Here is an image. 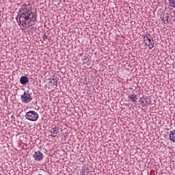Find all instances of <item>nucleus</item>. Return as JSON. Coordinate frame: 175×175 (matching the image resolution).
Wrapping results in <instances>:
<instances>
[{"label": "nucleus", "mask_w": 175, "mask_h": 175, "mask_svg": "<svg viewBox=\"0 0 175 175\" xmlns=\"http://www.w3.org/2000/svg\"><path fill=\"white\" fill-rule=\"evenodd\" d=\"M16 20L18 25L26 29H33L36 21V12L32 10L29 4H23L19 10Z\"/></svg>", "instance_id": "obj_1"}, {"label": "nucleus", "mask_w": 175, "mask_h": 175, "mask_svg": "<svg viewBox=\"0 0 175 175\" xmlns=\"http://www.w3.org/2000/svg\"><path fill=\"white\" fill-rule=\"evenodd\" d=\"M25 117L26 120H28L29 121H38L39 113L35 111H29L26 112Z\"/></svg>", "instance_id": "obj_2"}, {"label": "nucleus", "mask_w": 175, "mask_h": 175, "mask_svg": "<svg viewBox=\"0 0 175 175\" xmlns=\"http://www.w3.org/2000/svg\"><path fill=\"white\" fill-rule=\"evenodd\" d=\"M21 100L22 103H29L32 100V97L31 94L24 92L23 94L21 95Z\"/></svg>", "instance_id": "obj_3"}, {"label": "nucleus", "mask_w": 175, "mask_h": 175, "mask_svg": "<svg viewBox=\"0 0 175 175\" xmlns=\"http://www.w3.org/2000/svg\"><path fill=\"white\" fill-rule=\"evenodd\" d=\"M33 158L36 162H40L44 158V155L40 151H35L33 153Z\"/></svg>", "instance_id": "obj_4"}, {"label": "nucleus", "mask_w": 175, "mask_h": 175, "mask_svg": "<svg viewBox=\"0 0 175 175\" xmlns=\"http://www.w3.org/2000/svg\"><path fill=\"white\" fill-rule=\"evenodd\" d=\"M144 41L150 49H152L155 44L153 38L144 37Z\"/></svg>", "instance_id": "obj_5"}, {"label": "nucleus", "mask_w": 175, "mask_h": 175, "mask_svg": "<svg viewBox=\"0 0 175 175\" xmlns=\"http://www.w3.org/2000/svg\"><path fill=\"white\" fill-rule=\"evenodd\" d=\"M59 132V127L52 125L51 131H50L51 136H53V137H57V135H58Z\"/></svg>", "instance_id": "obj_6"}, {"label": "nucleus", "mask_w": 175, "mask_h": 175, "mask_svg": "<svg viewBox=\"0 0 175 175\" xmlns=\"http://www.w3.org/2000/svg\"><path fill=\"white\" fill-rule=\"evenodd\" d=\"M161 21L163 24H169L170 23V17H169V14H163L161 18Z\"/></svg>", "instance_id": "obj_7"}, {"label": "nucleus", "mask_w": 175, "mask_h": 175, "mask_svg": "<svg viewBox=\"0 0 175 175\" xmlns=\"http://www.w3.org/2000/svg\"><path fill=\"white\" fill-rule=\"evenodd\" d=\"M91 172V166L90 165H84L82 169V174L83 175H88V173Z\"/></svg>", "instance_id": "obj_8"}, {"label": "nucleus", "mask_w": 175, "mask_h": 175, "mask_svg": "<svg viewBox=\"0 0 175 175\" xmlns=\"http://www.w3.org/2000/svg\"><path fill=\"white\" fill-rule=\"evenodd\" d=\"M29 81V79H28V77H27L26 76H23L20 79V83L23 85H25V84H27V83H28Z\"/></svg>", "instance_id": "obj_9"}, {"label": "nucleus", "mask_w": 175, "mask_h": 175, "mask_svg": "<svg viewBox=\"0 0 175 175\" xmlns=\"http://www.w3.org/2000/svg\"><path fill=\"white\" fill-rule=\"evenodd\" d=\"M129 99H131V102H133V103H135V102H136V100H137V95L133 94H130L128 96Z\"/></svg>", "instance_id": "obj_10"}, {"label": "nucleus", "mask_w": 175, "mask_h": 175, "mask_svg": "<svg viewBox=\"0 0 175 175\" xmlns=\"http://www.w3.org/2000/svg\"><path fill=\"white\" fill-rule=\"evenodd\" d=\"M170 140H171V142L173 143H175V130L170 131Z\"/></svg>", "instance_id": "obj_11"}, {"label": "nucleus", "mask_w": 175, "mask_h": 175, "mask_svg": "<svg viewBox=\"0 0 175 175\" xmlns=\"http://www.w3.org/2000/svg\"><path fill=\"white\" fill-rule=\"evenodd\" d=\"M169 4L171 6V8H175V0H169Z\"/></svg>", "instance_id": "obj_12"}, {"label": "nucleus", "mask_w": 175, "mask_h": 175, "mask_svg": "<svg viewBox=\"0 0 175 175\" xmlns=\"http://www.w3.org/2000/svg\"><path fill=\"white\" fill-rule=\"evenodd\" d=\"M43 40H46L47 39V35H46V33L42 36Z\"/></svg>", "instance_id": "obj_13"}, {"label": "nucleus", "mask_w": 175, "mask_h": 175, "mask_svg": "<svg viewBox=\"0 0 175 175\" xmlns=\"http://www.w3.org/2000/svg\"><path fill=\"white\" fill-rule=\"evenodd\" d=\"M52 81H53V85H57V80H55V79H53Z\"/></svg>", "instance_id": "obj_14"}, {"label": "nucleus", "mask_w": 175, "mask_h": 175, "mask_svg": "<svg viewBox=\"0 0 175 175\" xmlns=\"http://www.w3.org/2000/svg\"><path fill=\"white\" fill-rule=\"evenodd\" d=\"M144 102L146 103V105H148V98H144Z\"/></svg>", "instance_id": "obj_15"}, {"label": "nucleus", "mask_w": 175, "mask_h": 175, "mask_svg": "<svg viewBox=\"0 0 175 175\" xmlns=\"http://www.w3.org/2000/svg\"><path fill=\"white\" fill-rule=\"evenodd\" d=\"M144 38H152L150 33L146 34Z\"/></svg>", "instance_id": "obj_16"}, {"label": "nucleus", "mask_w": 175, "mask_h": 175, "mask_svg": "<svg viewBox=\"0 0 175 175\" xmlns=\"http://www.w3.org/2000/svg\"><path fill=\"white\" fill-rule=\"evenodd\" d=\"M142 106H146V103L144 102V98L142 100Z\"/></svg>", "instance_id": "obj_17"}, {"label": "nucleus", "mask_w": 175, "mask_h": 175, "mask_svg": "<svg viewBox=\"0 0 175 175\" xmlns=\"http://www.w3.org/2000/svg\"><path fill=\"white\" fill-rule=\"evenodd\" d=\"M85 61H89L88 58H85Z\"/></svg>", "instance_id": "obj_18"}]
</instances>
